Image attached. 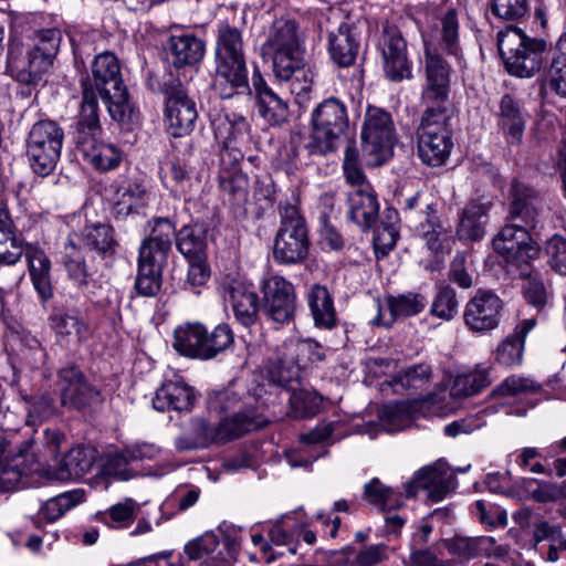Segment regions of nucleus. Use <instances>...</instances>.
<instances>
[{
	"instance_id": "1",
	"label": "nucleus",
	"mask_w": 566,
	"mask_h": 566,
	"mask_svg": "<svg viewBox=\"0 0 566 566\" xmlns=\"http://www.w3.org/2000/svg\"><path fill=\"white\" fill-rule=\"evenodd\" d=\"M118 249L115 229L108 223L90 224L81 232L69 235L62 263L69 280L78 292L86 296L95 295L105 282L93 253L107 261L114 259Z\"/></svg>"
},
{
	"instance_id": "2",
	"label": "nucleus",
	"mask_w": 566,
	"mask_h": 566,
	"mask_svg": "<svg viewBox=\"0 0 566 566\" xmlns=\"http://www.w3.org/2000/svg\"><path fill=\"white\" fill-rule=\"evenodd\" d=\"M542 210L543 200L534 189L517 181L512 184L509 219H520L524 224L506 223L492 240L494 251L506 263L528 266L539 256L541 248L530 231L537 228Z\"/></svg>"
},
{
	"instance_id": "3",
	"label": "nucleus",
	"mask_w": 566,
	"mask_h": 566,
	"mask_svg": "<svg viewBox=\"0 0 566 566\" xmlns=\"http://www.w3.org/2000/svg\"><path fill=\"white\" fill-rule=\"evenodd\" d=\"M92 76L93 88L98 92L109 116L118 123H134L138 118V111L130 101L116 55L109 51L96 55Z\"/></svg>"
},
{
	"instance_id": "4",
	"label": "nucleus",
	"mask_w": 566,
	"mask_h": 566,
	"mask_svg": "<svg viewBox=\"0 0 566 566\" xmlns=\"http://www.w3.org/2000/svg\"><path fill=\"white\" fill-rule=\"evenodd\" d=\"M304 35L293 19L280 18L273 21L261 46L262 56L272 60L274 75L289 80L304 65Z\"/></svg>"
},
{
	"instance_id": "5",
	"label": "nucleus",
	"mask_w": 566,
	"mask_h": 566,
	"mask_svg": "<svg viewBox=\"0 0 566 566\" xmlns=\"http://www.w3.org/2000/svg\"><path fill=\"white\" fill-rule=\"evenodd\" d=\"M312 132L304 149L311 157H323L337 150L340 139L349 130L346 104L337 97H328L311 113Z\"/></svg>"
},
{
	"instance_id": "6",
	"label": "nucleus",
	"mask_w": 566,
	"mask_h": 566,
	"mask_svg": "<svg viewBox=\"0 0 566 566\" xmlns=\"http://www.w3.org/2000/svg\"><path fill=\"white\" fill-rule=\"evenodd\" d=\"M30 40L32 44L24 57L18 59L13 52L8 55L11 75L27 86L36 85L53 65L62 41V31L55 27L34 30Z\"/></svg>"
},
{
	"instance_id": "7",
	"label": "nucleus",
	"mask_w": 566,
	"mask_h": 566,
	"mask_svg": "<svg viewBox=\"0 0 566 566\" xmlns=\"http://www.w3.org/2000/svg\"><path fill=\"white\" fill-rule=\"evenodd\" d=\"M497 49L511 75L530 78L542 70L546 42L509 25L497 33Z\"/></svg>"
},
{
	"instance_id": "8",
	"label": "nucleus",
	"mask_w": 566,
	"mask_h": 566,
	"mask_svg": "<svg viewBox=\"0 0 566 566\" xmlns=\"http://www.w3.org/2000/svg\"><path fill=\"white\" fill-rule=\"evenodd\" d=\"M279 213L281 222L274 238L273 259L283 265L302 263L310 250L305 219L298 208L287 201L280 203Z\"/></svg>"
},
{
	"instance_id": "9",
	"label": "nucleus",
	"mask_w": 566,
	"mask_h": 566,
	"mask_svg": "<svg viewBox=\"0 0 566 566\" xmlns=\"http://www.w3.org/2000/svg\"><path fill=\"white\" fill-rule=\"evenodd\" d=\"M361 153L368 166H380L387 161L397 142V132L391 114L380 107L368 105L360 132Z\"/></svg>"
},
{
	"instance_id": "10",
	"label": "nucleus",
	"mask_w": 566,
	"mask_h": 566,
	"mask_svg": "<svg viewBox=\"0 0 566 566\" xmlns=\"http://www.w3.org/2000/svg\"><path fill=\"white\" fill-rule=\"evenodd\" d=\"M64 130L54 120L34 123L25 139V157L31 170L41 177L51 175L60 160Z\"/></svg>"
},
{
	"instance_id": "11",
	"label": "nucleus",
	"mask_w": 566,
	"mask_h": 566,
	"mask_svg": "<svg viewBox=\"0 0 566 566\" xmlns=\"http://www.w3.org/2000/svg\"><path fill=\"white\" fill-rule=\"evenodd\" d=\"M56 386L61 406L82 415H91L104 400L99 388L92 384L74 363L59 369Z\"/></svg>"
},
{
	"instance_id": "12",
	"label": "nucleus",
	"mask_w": 566,
	"mask_h": 566,
	"mask_svg": "<svg viewBox=\"0 0 566 566\" xmlns=\"http://www.w3.org/2000/svg\"><path fill=\"white\" fill-rule=\"evenodd\" d=\"M32 443L23 442L18 452L6 454L0 447V493L35 486L44 476L41 461L31 451Z\"/></svg>"
},
{
	"instance_id": "13",
	"label": "nucleus",
	"mask_w": 566,
	"mask_h": 566,
	"mask_svg": "<svg viewBox=\"0 0 566 566\" xmlns=\"http://www.w3.org/2000/svg\"><path fill=\"white\" fill-rule=\"evenodd\" d=\"M211 125L216 139L222 145L220 163L224 171H238L237 166L243 153L235 146L238 139L249 132V123L244 116L234 112L222 111L212 118Z\"/></svg>"
},
{
	"instance_id": "14",
	"label": "nucleus",
	"mask_w": 566,
	"mask_h": 566,
	"mask_svg": "<svg viewBox=\"0 0 566 566\" xmlns=\"http://www.w3.org/2000/svg\"><path fill=\"white\" fill-rule=\"evenodd\" d=\"M262 313L272 322L289 324L296 312V292L294 285L281 275H271L263 280Z\"/></svg>"
},
{
	"instance_id": "15",
	"label": "nucleus",
	"mask_w": 566,
	"mask_h": 566,
	"mask_svg": "<svg viewBox=\"0 0 566 566\" xmlns=\"http://www.w3.org/2000/svg\"><path fill=\"white\" fill-rule=\"evenodd\" d=\"M502 300L492 291L479 290L464 306L463 322L472 333L495 329L501 321Z\"/></svg>"
},
{
	"instance_id": "16",
	"label": "nucleus",
	"mask_w": 566,
	"mask_h": 566,
	"mask_svg": "<svg viewBox=\"0 0 566 566\" xmlns=\"http://www.w3.org/2000/svg\"><path fill=\"white\" fill-rule=\"evenodd\" d=\"M211 88L223 99L238 95H251L247 60L214 57Z\"/></svg>"
},
{
	"instance_id": "17",
	"label": "nucleus",
	"mask_w": 566,
	"mask_h": 566,
	"mask_svg": "<svg viewBox=\"0 0 566 566\" xmlns=\"http://www.w3.org/2000/svg\"><path fill=\"white\" fill-rule=\"evenodd\" d=\"M382 70L390 82L411 80L412 62L408 57L407 42L395 27H386L381 41Z\"/></svg>"
},
{
	"instance_id": "18",
	"label": "nucleus",
	"mask_w": 566,
	"mask_h": 566,
	"mask_svg": "<svg viewBox=\"0 0 566 566\" xmlns=\"http://www.w3.org/2000/svg\"><path fill=\"white\" fill-rule=\"evenodd\" d=\"M221 295L232 308L234 318L244 327L258 322L261 310L260 298L252 284L237 279H226L221 284Z\"/></svg>"
},
{
	"instance_id": "19",
	"label": "nucleus",
	"mask_w": 566,
	"mask_h": 566,
	"mask_svg": "<svg viewBox=\"0 0 566 566\" xmlns=\"http://www.w3.org/2000/svg\"><path fill=\"white\" fill-rule=\"evenodd\" d=\"M336 24L328 20L327 50L332 61L340 67L353 65L360 49V40L357 28L348 19L339 15Z\"/></svg>"
},
{
	"instance_id": "20",
	"label": "nucleus",
	"mask_w": 566,
	"mask_h": 566,
	"mask_svg": "<svg viewBox=\"0 0 566 566\" xmlns=\"http://www.w3.org/2000/svg\"><path fill=\"white\" fill-rule=\"evenodd\" d=\"M50 328L61 344H82L92 335L87 319L75 306H56L48 317Z\"/></svg>"
},
{
	"instance_id": "21",
	"label": "nucleus",
	"mask_w": 566,
	"mask_h": 566,
	"mask_svg": "<svg viewBox=\"0 0 566 566\" xmlns=\"http://www.w3.org/2000/svg\"><path fill=\"white\" fill-rule=\"evenodd\" d=\"M148 224L150 232L140 244L138 258L165 265L176 240V224L167 217L153 218Z\"/></svg>"
},
{
	"instance_id": "22",
	"label": "nucleus",
	"mask_w": 566,
	"mask_h": 566,
	"mask_svg": "<svg viewBox=\"0 0 566 566\" xmlns=\"http://www.w3.org/2000/svg\"><path fill=\"white\" fill-rule=\"evenodd\" d=\"M426 81L421 91V102L449 101L450 65L436 51L426 45L424 50Z\"/></svg>"
},
{
	"instance_id": "23",
	"label": "nucleus",
	"mask_w": 566,
	"mask_h": 566,
	"mask_svg": "<svg viewBox=\"0 0 566 566\" xmlns=\"http://www.w3.org/2000/svg\"><path fill=\"white\" fill-rule=\"evenodd\" d=\"M82 102L76 117L74 144L80 145L95 137H102L103 128L99 122L98 98L92 82L85 77L81 82Z\"/></svg>"
},
{
	"instance_id": "24",
	"label": "nucleus",
	"mask_w": 566,
	"mask_h": 566,
	"mask_svg": "<svg viewBox=\"0 0 566 566\" xmlns=\"http://www.w3.org/2000/svg\"><path fill=\"white\" fill-rule=\"evenodd\" d=\"M28 249L23 234L11 217L8 198L0 195V265H15Z\"/></svg>"
},
{
	"instance_id": "25",
	"label": "nucleus",
	"mask_w": 566,
	"mask_h": 566,
	"mask_svg": "<svg viewBox=\"0 0 566 566\" xmlns=\"http://www.w3.org/2000/svg\"><path fill=\"white\" fill-rule=\"evenodd\" d=\"M252 87L260 116L271 126L284 124L289 117L287 103L268 85L258 69L252 74Z\"/></svg>"
},
{
	"instance_id": "26",
	"label": "nucleus",
	"mask_w": 566,
	"mask_h": 566,
	"mask_svg": "<svg viewBox=\"0 0 566 566\" xmlns=\"http://www.w3.org/2000/svg\"><path fill=\"white\" fill-rule=\"evenodd\" d=\"M165 115L168 123V133L174 137L189 134L198 117L196 103L188 96L184 87L167 97Z\"/></svg>"
},
{
	"instance_id": "27",
	"label": "nucleus",
	"mask_w": 566,
	"mask_h": 566,
	"mask_svg": "<svg viewBox=\"0 0 566 566\" xmlns=\"http://www.w3.org/2000/svg\"><path fill=\"white\" fill-rule=\"evenodd\" d=\"M168 63L177 69L198 64L206 52L205 42L191 33L172 34L164 44Z\"/></svg>"
},
{
	"instance_id": "28",
	"label": "nucleus",
	"mask_w": 566,
	"mask_h": 566,
	"mask_svg": "<svg viewBox=\"0 0 566 566\" xmlns=\"http://www.w3.org/2000/svg\"><path fill=\"white\" fill-rule=\"evenodd\" d=\"M346 216L363 231L371 229L379 218V202L373 188L353 189L347 193Z\"/></svg>"
},
{
	"instance_id": "29",
	"label": "nucleus",
	"mask_w": 566,
	"mask_h": 566,
	"mask_svg": "<svg viewBox=\"0 0 566 566\" xmlns=\"http://www.w3.org/2000/svg\"><path fill=\"white\" fill-rule=\"evenodd\" d=\"M452 476L447 471L428 467L419 470L413 479L403 484L406 499L415 497L420 489L428 492L432 502L442 501L449 492Z\"/></svg>"
},
{
	"instance_id": "30",
	"label": "nucleus",
	"mask_w": 566,
	"mask_h": 566,
	"mask_svg": "<svg viewBox=\"0 0 566 566\" xmlns=\"http://www.w3.org/2000/svg\"><path fill=\"white\" fill-rule=\"evenodd\" d=\"M497 126L509 145H520L523 139L526 118L522 105L511 94H504L496 112Z\"/></svg>"
},
{
	"instance_id": "31",
	"label": "nucleus",
	"mask_w": 566,
	"mask_h": 566,
	"mask_svg": "<svg viewBox=\"0 0 566 566\" xmlns=\"http://www.w3.org/2000/svg\"><path fill=\"white\" fill-rule=\"evenodd\" d=\"M389 310V318L382 316L380 302H376L377 315L373 318L376 326L390 327L395 319L418 315L423 311L427 304L426 297L420 293L408 292L399 295H388L386 297Z\"/></svg>"
},
{
	"instance_id": "32",
	"label": "nucleus",
	"mask_w": 566,
	"mask_h": 566,
	"mask_svg": "<svg viewBox=\"0 0 566 566\" xmlns=\"http://www.w3.org/2000/svg\"><path fill=\"white\" fill-rule=\"evenodd\" d=\"M492 203L480 199L471 200L459 213L457 234L460 240L479 241L486 230Z\"/></svg>"
},
{
	"instance_id": "33",
	"label": "nucleus",
	"mask_w": 566,
	"mask_h": 566,
	"mask_svg": "<svg viewBox=\"0 0 566 566\" xmlns=\"http://www.w3.org/2000/svg\"><path fill=\"white\" fill-rule=\"evenodd\" d=\"M196 395L192 387L184 380H167L157 389L153 399L154 408L158 411H190L195 405Z\"/></svg>"
},
{
	"instance_id": "34",
	"label": "nucleus",
	"mask_w": 566,
	"mask_h": 566,
	"mask_svg": "<svg viewBox=\"0 0 566 566\" xmlns=\"http://www.w3.org/2000/svg\"><path fill=\"white\" fill-rule=\"evenodd\" d=\"M453 148L452 134L417 132V156L429 167L447 163Z\"/></svg>"
},
{
	"instance_id": "35",
	"label": "nucleus",
	"mask_w": 566,
	"mask_h": 566,
	"mask_svg": "<svg viewBox=\"0 0 566 566\" xmlns=\"http://www.w3.org/2000/svg\"><path fill=\"white\" fill-rule=\"evenodd\" d=\"M114 188V214L116 218H125L137 213L147 203L148 193L145 186L136 180L116 181Z\"/></svg>"
},
{
	"instance_id": "36",
	"label": "nucleus",
	"mask_w": 566,
	"mask_h": 566,
	"mask_svg": "<svg viewBox=\"0 0 566 566\" xmlns=\"http://www.w3.org/2000/svg\"><path fill=\"white\" fill-rule=\"evenodd\" d=\"M266 423L268 420L263 416L256 413L253 408H247L220 420L218 423L219 440L221 443H226L255 431Z\"/></svg>"
},
{
	"instance_id": "37",
	"label": "nucleus",
	"mask_w": 566,
	"mask_h": 566,
	"mask_svg": "<svg viewBox=\"0 0 566 566\" xmlns=\"http://www.w3.org/2000/svg\"><path fill=\"white\" fill-rule=\"evenodd\" d=\"M83 157L99 171L117 168L123 159V153L113 144L104 143L101 137L76 145Z\"/></svg>"
},
{
	"instance_id": "38",
	"label": "nucleus",
	"mask_w": 566,
	"mask_h": 566,
	"mask_svg": "<svg viewBox=\"0 0 566 566\" xmlns=\"http://www.w3.org/2000/svg\"><path fill=\"white\" fill-rule=\"evenodd\" d=\"M306 298L315 326L333 328L336 325V311L327 287L318 283L311 285Z\"/></svg>"
},
{
	"instance_id": "39",
	"label": "nucleus",
	"mask_w": 566,
	"mask_h": 566,
	"mask_svg": "<svg viewBox=\"0 0 566 566\" xmlns=\"http://www.w3.org/2000/svg\"><path fill=\"white\" fill-rule=\"evenodd\" d=\"M268 378L271 384L289 394L295 386H300L301 370L293 359L283 357V347L280 346L274 357L268 364Z\"/></svg>"
},
{
	"instance_id": "40",
	"label": "nucleus",
	"mask_w": 566,
	"mask_h": 566,
	"mask_svg": "<svg viewBox=\"0 0 566 566\" xmlns=\"http://www.w3.org/2000/svg\"><path fill=\"white\" fill-rule=\"evenodd\" d=\"M93 462V450L76 446L59 461L54 476L60 481L82 478L91 470Z\"/></svg>"
},
{
	"instance_id": "41",
	"label": "nucleus",
	"mask_w": 566,
	"mask_h": 566,
	"mask_svg": "<svg viewBox=\"0 0 566 566\" xmlns=\"http://www.w3.org/2000/svg\"><path fill=\"white\" fill-rule=\"evenodd\" d=\"M206 327L201 323H186L174 332V348L182 356L203 359Z\"/></svg>"
},
{
	"instance_id": "42",
	"label": "nucleus",
	"mask_w": 566,
	"mask_h": 566,
	"mask_svg": "<svg viewBox=\"0 0 566 566\" xmlns=\"http://www.w3.org/2000/svg\"><path fill=\"white\" fill-rule=\"evenodd\" d=\"M176 249L187 260L206 258L207 235L202 224H185L176 229Z\"/></svg>"
},
{
	"instance_id": "43",
	"label": "nucleus",
	"mask_w": 566,
	"mask_h": 566,
	"mask_svg": "<svg viewBox=\"0 0 566 566\" xmlns=\"http://www.w3.org/2000/svg\"><path fill=\"white\" fill-rule=\"evenodd\" d=\"M364 500L381 512L397 510L403 505L406 492L385 485L378 478L364 485Z\"/></svg>"
},
{
	"instance_id": "44",
	"label": "nucleus",
	"mask_w": 566,
	"mask_h": 566,
	"mask_svg": "<svg viewBox=\"0 0 566 566\" xmlns=\"http://www.w3.org/2000/svg\"><path fill=\"white\" fill-rule=\"evenodd\" d=\"M421 103L424 106V111L421 115L417 132L437 134L444 132V134H452L450 123L452 119V112L449 107V101Z\"/></svg>"
},
{
	"instance_id": "45",
	"label": "nucleus",
	"mask_w": 566,
	"mask_h": 566,
	"mask_svg": "<svg viewBox=\"0 0 566 566\" xmlns=\"http://www.w3.org/2000/svg\"><path fill=\"white\" fill-rule=\"evenodd\" d=\"M212 443H221L219 440L218 424L211 427L205 419L196 418L191 421V432L175 440L179 451L203 449Z\"/></svg>"
},
{
	"instance_id": "46",
	"label": "nucleus",
	"mask_w": 566,
	"mask_h": 566,
	"mask_svg": "<svg viewBox=\"0 0 566 566\" xmlns=\"http://www.w3.org/2000/svg\"><path fill=\"white\" fill-rule=\"evenodd\" d=\"M29 271L34 289L43 300L52 297L53 291L50 279L51 262L48 255L39 249H29L25 252Z\"/></svg>"
},
{
	"instance_id": "47",
	"label": "nucleus",
	"mask_w": 566,
	"mask_h": 566,
	"mask_svg": "<svg viewBox=\"0 0 566 566\" xmlns=\"http://www.w3.org/2000/svg\"><path fill=\"white\" fill-rule=\"evenodd\" d=\"M416 405L395 402L386 405L379 412V423L388 432H397L408 428L416 419Z\"/></svg>"
},
{
	"instance_id": "48",
	"label": "nucleus",
	"mask_w": 566,
	"mask_h": 566,
	"mask_svg": "<svg viewBox=\"0 0 566 566\" xmlns=\"http://www.w3.org/2000/svg\"><path fill=\"white\" fill-rule=\"evenodd\" d=\"M214 57L245 59L241 30L229 24L219 25Z\"/></svg>"
},
{
	"instance_id": "49",
	"label": "nucleus",
	"mask_w": 566,
	"mask_h": 566,
	"mask_svg": "<svg viewBox=\"0 0 566 566\" xmlns=\"http://www.w3.org/2000/svg\"><path fill=\"white\" fill-rule=\"evenodd\" d=\"M548 85L556 95L566 98V32L560 35L552 51Z\"/></svg>"
},
{
	"instance_id": "50",
	"label": "nucleus",
	"mask_w": 566,
	"mask_h": 566,
	"mask_svg": "<svg viewBox=\"0 0 566 566\" xmlns=\"http://www.w3.org/2000/svg\"><path fill=\"white\" fill-rule=\"evenodd\" d=\"M283 357L293 359L297 363L300 370L306 368L310 364L321 361L324 358L318 343L306 339H290L282 344Z\"/></svg>"
},
{
	"instance_id": "51",
	"label": "nucleus",
	"mask_w": 566,
	"mask_h": 566,
	"mask_svg": "<svg viewBox=\"0 0 566 566\" xmlns=\"http://www.w3.org/2000/svg\"><path fill=\"white\" fill-rule=\"evenodd\" d=\"M166 187L176 197L189 201L192 198L195 187L198 182L193 179L185 163L179 159L170 163L169 175L166 176Z\"/></svg>"
},
{
	"instance_id": "52",
	"label": "nucleus",
	"mask_w": 566,
	"mask_h": 566,
	"mask_svg": "<svg viewBox=\"0 0 566 566\" xmlns=\"http://www.w3.org/2000/svg\"><path fill=\"white\" fill-rule=\"evenodd\" d=\"M290 403V415L296 419L314 417L322 405V398L316 392L301 389L295 386L289 394H285Z\"/></svg>"
},
{
	"instance_id": "53",
	"label": "nucleus",
	"mask_w": 566,
	"mask_h": 566,
	"mask_svg": "<svg viewBox=\"0 0 566 566\" xmlns=\"http://www.w3.org/2000/svg\"><path fill=\"white\" fill-rule=\"evenodd\" d=\"M164 264L153 263L138 258V272L135 289L138 295L153 297L161 287V270Z\"/></svg>"
},
{
	"instance_id": "54",
	"label": "nucleus",
	"mask_w": 566,
	"mask_h": 566,
	"mask_svg": "<svg viewBox=\"0 0 566 566\" xmlns=\"http://www.w3.org/2000/svg\"><path fill=\"white\" fill-rule=\"evenodd\" d=\"M429 312L432 316L442 321L453 319L459 313V301L455 290L444 283L437 284Z\"/></svg>"
},
{
	"instance_id": "55",
	"label": "nucleus",
	"mask_w": 566,
	"mask_h": 566,
	"mask_svg": "<svg viewBox=\"0 0 566 566\" xmlns=\"http://www.w3.org/2000/svg\"><path fill=\"white\" fill-rule=\"evenodd\" d=\"M494 538L490 536L481 537H454L447 544L450 554L463 559L476 558L493 547Z\"/></svg>"
},
{
	"instance_id": "56",
	"label": "nucleus",
	"mask_w": 566,
	"mask_h": 566,
	"mask_svg": "<svg viewBox=\"0 0 566 566\" xmlns=\"http://www.w3.org/2000/svg\"><path fill=\"white\" fill-rule=\"evenodd\" d=\"M491 382L489 370L475 369L455 377L451 387V395L457 398L470 397L479 394Z\"/></svg>"
},
{
	"instance_id": "57",
	"label": "nucleus",
	"mask_w": 566,
	"mask_h": 566,
	"mask_svg": "<svg viewBox=\"0 0 566 566\" xmlns=\"http://www.w3.org/2000/svg\"><path fill=\"white\" fill-rule=\"evenodd\" d=\"M220 189L232 205L242 207L248 201L249 179L241 171H222Z\"/></svg>"
},
{
	"instance_id": "58",
	"label": "nucleus",
	"mask_w": 566,
	"mask_h": 566,
	"mask_svg": "<svg viewBox=\"0 0 566 566\" xmlns=\"http://www.w3.org/2000/svg\"><path fill=\"white\" fill-rule=\"evenodd\" d=\"M440 22V46L446 53L457 56L461 51L459 42V18L457 9L448 8L442 14Z\"/></svg>"
},
{
	"instance_id": "59",
	"label": "nucleus",
	"mask_w": 566,
	"mask_h": 566,
	"mask_svg": "<svg viewBox=\"0 0 566 566\" xmlns=\"http://www.w3.org/2000/svg\"><path fill=\"white\" fill-rule=\"evenodd\" d=\"M386 217L388 222H381V224L376 229L373 240L375 253L378 259L388 255V253L396 247L399 237V231L391 221L397 218V212L392 209H387Z\"/></svg>"
},
{
	"instance_id": "60",
	"label": "nucleus",
	"mask_w": 566,
	"mask_h": 566,
	"mask_svg": "<svg viewBox=\"0 0 566 566\" xmlns=\"http://www.w3.org/2000/svg\"><path fill=\"white\" fill-rule=\"evenodd\" d=\"M521 276L525 280L523 284L525 300L532 306L542 310L547 303L548 293L541 274L533 271L530 265L528 268L525 265L521 270Z\"/></svg>"
},
{
	"instance_id": "61",
	"label": "nucleus",
	"mask_w": 566,
	"mask_h": 566,
	"mask_svg": "<svg viewBox=\"0 0 566 566\" xmlns=\"http://www.w3.org/2000/svg\"><path fill=\"white\" fill-rule=\"evenodd\" d=\"M431 377V368L429 365L419 364L406 369H401L391 380L382 382L389 387L400 386L402 389L406 388H421Z\"/></svg>"
},
{
	"instance_id": "62",
	"label": "nucleus",
	"mask_w": 566,
	"mask_h": 566,
	"mask_svg": "<svg viewBox=\"0 0 566 566\" xmlns=\"http://www.w3.org/2000/svg\"><path fill=\"white\" fill-rule=\"evenodd\" d=\"M234 337L227 323L217 325L211 333L206 329L203 342V359H211L233 344Z\"/></svg>"
},
{
	"instance_id": "63",
	"label": "nucleus",
	"mask_w": 566,
	"mask_h": 566,
	"mask_svg": "<svg viewBox=\"0 0 566 566\" xmlns=\"http://www.w3.org/2000/svg\"><path fill=\"white\" fill-rule=\"evenodd\" d=\"M542 390V386L533 379L522 376H510L492 390L494 397H517L522 395H535Z\"/></svg>"
},
{
	"instance_id": "64",
	"label": "nucleus",
	"mask_w": 566,
	"mask_h": 566,
	"mask_svg": "<svg viewBox=\"0 0 566 566\" xmlns=\"http://www.w3.org/2000/svg\"><path fill=\"white\" fill-rule=\"evenodd\" d=\"M343 169L346 181L352 185L354 189L371 188L361 169L359 153L355 142H350L345 149Z\"/></svg>"
}]
</instances>
